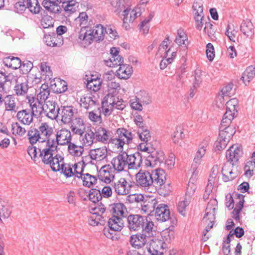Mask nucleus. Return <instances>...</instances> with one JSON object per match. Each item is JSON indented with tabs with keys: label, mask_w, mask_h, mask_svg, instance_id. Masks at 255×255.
Segmentation results:
<instances>
[{
	"label": "nucleus",
	"mask_w": 255,
	"mask_h": 255,
	"mask_svg": "<svg viewBox=\"0 0 255 255\" xmlns=\"http://www.w3.org/2000/svg\"><path fill=\"white\" fill-rule=\"evenodd\" d=\"M153 222L147 223L141 233L132 235L130 238V243L134 248L139 249L147 243L154 235L155 231L153 230Z\"/></svg>",
	"instance_id": "obj_1"
},
{
	"label": "nucleus",
	"mask_w": 255,
	"mask_h": 255,
	"mask_svg": "<svg viewBox=\"0 0 255 255\" xmlns=\"http://www.w3.org/2000/svg\"><path fill=\"white\" fill-rule=\"evenodd\" d=\"M193 8L196 28L198 30H201L203 25H205L206 22L210 20L208 17L204 16L202 0H195L193 4Z\"/></svg>",
	"instance_id": "obj_2"
},
{
	"label": "nucleus",
	"mask_w": 255,
	"mask_h": 255,
	"mask_svg": "<svg viewBox=\"0 0 255 255\" xmlns=\"http://www.w3.org/2000/svg\"><path fill=\"white\" fill-rule=\"evenodd\" d=\"M116 134V137L113 138L111 140V142L116 145L118 148H123L125 144H128L131 143L133 138V134L124 128H118L117 130Z\"/></svg>",
	"instance_id": "obj_3"
},
{
	"label": "nucleus",
	"mask_w": 255,
	"mask_h": 255,
	"mask_svg": "<svg viewBox=\"0 0 255 255\" xmlns=\"http://www.w3.org/2000/svg\"><path fill=\"white\" fill-rule=\"evenodd\" d=\"M57 149L52 143L40 144L38 147L39 158L45 164H50L51 159L57 152Z\"/></svg>",
	"instance_id": "obj_4"
},
{
	"label": "nucleus",
	"mask_w": 255,
	"mask_h": 255,
	"mask_svg": "<svg viewBox=\"0 0 255 255\" xmlns=\"http://www.w3.org/2000/svg\"><path fill=\"white\" fill-rule=\"evenodd\" d=\"M128 227L130 231H138L143 228L147 223L152 222L139 215H130L127 218Z\"/></svg>",
	"instance_id": "obj_5"
},
{
	"label": "nucleus",
	"mask_w": 255,
	"mask_h": 255,
	"mask_svg": "<svg viewBox=\"0 0 255 255\" xmlns=\"http://www.w3.org/2000/svg\"><path fill=\"white\" fill-rule=\"evenodd\" d=\"M151 173L140 169L135 175L136 185L144 190H148L153 185Z\"/></svg>",
	"instance_id": "obj_6"
},
{
	"label": "nucleus",
	"mask_w": 255,
	"mask_h": 255,
	"mask_svg": "<svg viewBox=\"0 0 255 255\" xmlns=\"http://www.w3.org/2000/svg\"><path fill=\"white\" fill-rule=\"evenodd\" d=\"M127 170L137 169L142 163V157L140 153L136 152L133 154H128L127 152H122Z\"/></svg>",
	"instance_id": "obj_7"
},
{
	"label": "nucleus",
	"mask_w": 255,
	"mask_h": 255,
	"mask_svg": "<svg viewBox=\"0 0 255 255\" xmlns=\"http://www.w3.org/2000/svg\"><path fill=\"white\" fill-rule=\"evenodd\" d=\"M111 185L115 193L119 195L128 194L132 186L131 182L123 177L113 181Z\"/></svg>",
	"instance_id": "obj_8"
},
{
	"label": "nucleus",
	"mask_w": 255,
	"mask_h": 255,
	"mask_svg": "<svg viewBox=\"0 0 255 255\" xmlns=\"http://www.w3.org/2000/svg\"><path fill=\"white\" fill-rule=\"evenodd\" d=\"M42 144H51L54 136V129L47 123H42L38 128Z\"/></svg>",
	"instance_id": "obj_9"
},
{
	"label": "nucleus",
	"mask_w": 255,
	"mask_h": 255,
	"mask_svg": "<svg viewBox=\"0 0 255 255\" xmlns=\"http://www.w3.org/2000/svg\"><path fill=\"white\" fill-rule=\"evenodd\" d=\"M71 140L70 131L66 128H62L57 131L51 143L57 148L58 145L69 144L71 142Z\"/></svg>",
	"instance_id": "obj_10"
},
{
	"label": "nucleus",
	"mask_w": 255,
	"mask_h": 255,
	"mask_svg": "<svg viewBox=\"0 0 255 255\" xmlns=\"http://www.w3.org/2000/svg\"><path fill=\"white\" fill-rule=\"evenodd\" d=\"M77 110L72 106H61L60 108L58 117L65 124L70 123L76 117Z\"/></svg>",
	"instance_id": "obj_11"
},
{
	"label": "nucleus",
	"mask_w": 255,
	"mask_h": 255,
	"mask_svg": "<svg viewBox=\"0 0 255 255\" xmlns=\"http://www.w3.org/2000/svg\"><path fill=\"white\" fill-rule=\"evenodd\" d=\"M243 155V149L241 145L234 144L231 145L226 151V158L228 162L234 165Z\"/></svg>",
	"instance_id": "obj_12"
},
{
	"label": "nucleus",
	"mask_w": 255,
	"mask_h": 255,
	"mask_svg": "<svg viewBox=\"0 0 255 255\" xmlns=\"http://www.w3.org/2000/svg\"><path fill=\"white\" fill-rule=\"evenodd\" d=\"M43 115L51 120H56L58 117L60 108L57 103L53 101H47L44 104Z\"/></svg>",
	"instance_id": "obj_13"
},
{
	"label": "nucleus",
	"mask_w": 255,
	"mask_h": 255,
	"mask_svg": "<svg viewBox=\"0 0 255 255\" xmlns=\"http://www.w3.org/2000/svg\"><path fill=\"white\" fill-rule=\"evenodd\" d=\"M102 105L113 106L115 109L123 110L126 107L124 101L116 97L114 94L108 93L103 99Z\"/></svg>",
	"instance_id": "obj_14"
},
{
	"label": "nucleus",
	"mask_w": 255,
	"mask_h": 255,
	"mask_svg": "<svg viewBox=\"0 0 255 255\" xmlns=\"http://www.w3.org/2000/svg\"><path fill=\"white\" fill-rule=\"evenodd\" d=\"M217 206L218 202L216 199L210 200L205 210V214L203 219L204 221L206 222L209 221L211 223H214Z\"/></svg>",
	"instance_id": "obj_15"
},
{
	"label": "nucleus",
	"mask_w": 255,
	"mask_h": 255,
	"mask_svg": "<svg viewBox=\"0 0 255 255\" xmlns=\"http://www.w3.org/2000/svg\"><path fill=\"white\" fill-rule=\"evenodd\" d=\"M150 240L146 247L147 252L151 255H162L163 249L161 241L156 239L154 235Z\"/></svg>",
	"instance_id": "obj_16"
},
{
	"label": "nucleus",
	"mask_w": 255,
	"mask_h": 255,
	"mask_svg": "<svg viewBox=\"0 0 255 255\" xmlns=\"http://www.w3.org/2000/svg\"><path fill=\"white\" fill-rule=\"evenodd\" d=\"M164 159V153L162 151H154L150 152L146 157L145 165L153 167L163 162Z\"/></svg>",
	"instance_id": "obj_17"
},
{
	"label": "nucleus",
	"mask_w": 255,
	"mask_h": 255,
	"mask_svg": "<svg viewBox=\"0 0 255 255\" xmlns=\"http://www.w3.org/2000/svg\"><path fill=\"white\" fill-rule=\"evenodd\" d=\"M94 134L96 140L104 144L109 143L113 139L111 131L101 127L95 128Z\"/></svg>",
	"instance_id": "obj_18"
},
{
	"label": "nucleus",
	"mask_w": 255,
	"mask_h": 255,
	"mask_svg": "<svg viewBox=\"0 0 255 255\" xmlns=\"http://www.w3.org/2000/svg\"><path fill=\"white\" fill-rule=\"evenodd\" d=\"M61 8V11L60 13L65 17H68L74 13L78 12L79 10V2L74 0L66 4H62Z\"/></svg>",
	"instance_id": "obj_19"
},
{
	"label": "nucleus",
	"mask_w": 255,
	"mask_h": 255,
	"mask_svg": "<svg viewBox=\"0 0 255 255\" xmlns=\"http://www.w3.org/2000/svg\"><path fill=\"white\" fill-rule=\"evenodd\" d=\"M156 219L159 221L165 222L170 218V211L168 207L164 204L157 205L154 211Z\"/></svg>",
	"instance_id": "obj_20"
},
{
	"label": "nucleus",
	"mask_w": 255,
	"mask_h": 255,
	"mask_svg": "<svg viewBox=\"0 0 255 255\" xmlns=\"http://www.w3.org/2000/svg\"><path fill=\"white\" fill-rule=\"evenodd\" d=\"M94 37L89 27H87L84 29H81L79 33L78 41L84 47H86L90 45L93 41H95Z\"/></svg>",
	"instance_id": "obj_21"
},
{
	"label": "nucleus",
	"mask_w": 255,
	"mask_h": 255,
	"mask_svg": "<svg viewBox=\"0 0 255 255\" xmlns=\"http://www.w3.org/2000/svg\"><path fill=\"white\" fill-rule=\"evenodd\" d=\"M16 79L12 74L6 75L0 72V92L6 93L9 91L11 83Z\"/></svg>",
	"instance_id": "obj_22"
},
{
	"label": "nucleus",
	"mask_w": 255,
	"mask_h": 255,
	"mask_svg": "<svg viewBox=\"0 0 255 255\" xmlns=\"http://www.w3.org/2000/svg\"><path fill=\"white\" fill-rule=\"evenodd\" d=\"M238 102L236 98L229 100L226 104V112L224 113V119L226 121L224 123H227V120L230 122L233 119L235 112H237L236 107Z\"/></svg>",
	"instance_id": "obj_23"
},
{
	"label": "nucleus",
	"mask_w": 255,
	"mask_h": 255,
	"mask_svg": "<svg viewBox=\"0 0 255 255\" xmlns=\"http://www.w3.org/2000/svg\"><path fill=\"white\" fill-rule=\"evenodd\" d=\"M107 149L106 146H102L91 149L89 151V156L96 162L104 160L107 157Z\"/></svg>",
	"instance_id": "obj_24"
},
{
	"label": "nucleus",
	"mask_w": 255,
	"mask_h": 255,
	"mask_svg": "<svg viewBox=\"0 0 255 255\" xmlns=\"http://www.w3.org/2000/svg\"><path fill=\"white\" fill-rule=\"evenodd\" d=\"M71 131L75 134L82 135L85 132L86 127L83 120L79 117H76L70 123Z\"/></svg>",
	"instance_id": "obj_25"
},
{
	"label": "nucleus",
	"mask_w": 255,
	"mask_h": 255,
	"mask_svg": "<svg viewBox=\"0 0 255 255\" xmlns=\"http://www.w3.org/2000/svg\"><path fill=\"white\" fill-rule=\"evenodd\" d=\"M28 103L31 109V112L33 116L38 117L41 115H43L44 104L42 105V102L32 97L28 99Z\"/></svg>",
	"instance_id": "obj_26"
},
{
	"label": "nucleus",
	"mask_w": 255,
	"mask_h": 255,
	"mask_svg": "<svg viewBox=\"0 0 255 255\" xmlns=\"http://www.w3.org/2000/svg\"><path fill=\"white\" fill-rule=\"evenodd\" d=\"M151 173L152 176V179L153 180V186H160L164 184L166 180V174L163 169H156L152 170Z\"/></svg>",
	"instance_id": "obj_27"
},
{
	"label": "nucleus",
	"mask_w": 255,
	"mask_h": 255,
	"mask_svg": "<svg viewBox=\"0 0 255 255\" xmlns=\"http://www.w3.org/2000/svg\"><path fill=\"white\" fill-rule=\"evenodd\" d=\"M99 179L105 183H110L114 178V174L110 165L103 166L99 171Z\"/></svg>",
	"instance_id": "obj_28"
},
{
	"label": "nucleus",
	"mask_w": 255,
	"mask_h": 255,
	"mask_svg": "<svg viewBox=\"0 0 255 255\" xmlns=\"http://www.w3.org/2000/svg\"><path fill=\"white\" fill-rule=\"evenodd\" d=\"M33 115L29 110H22L17 113L16 117L17 120L21 124L25 125H30L33 122Z\"/></svg>",
	"instance_id": "obj_29"
},
{
	"label": "nucleus",
	"mask_w": 255,
	"mask_h": 255,
	"mask_svg": "<svg viewBox=\"0 0 255 255\" xmlns=\"http://www.w3.org/2000/svg\"><path fill=\"white\" fill-rule=\"evenodd\" d=\"M208 145L207 141H205L199 147V149L196 153L195 157L193 160L192 164V168L193 170V174L195 173L198 166L201 163V160L203 156L204 155L206 152V148Z\"/></svg>",
	"instance_id": "obj_30"
},
{
	"label": "nucleus",
	"mask_w": 255,
	"mask_h": 255,
	"mask_svg": "<svg viewBox=\"0 0 255 255\" xmlns=\"http://www.w3.org/2000/svg\"><path fill=\"white\" fill-rule=\"evenodd\" d=\"M3 64L13 69L18 68L22 69L25 67V64H21V61L18 57L9 56L5 57L3 59Z\"/></svg>",
	"instance_id": "obj_31"
},
{
	"label": "nucleus",
	"mask_w": 255,
	"mask_h": 255,
	"mask_svg": "<svg viewBox=\"0 0 255 255\" xmlns=\"http://www.w3.org/2000/svg\"><path fill=\"white\" fill-rule=\"evenodd\" d=\"M5 111L16 113L18 107L17 106L16 99L12 95H7L3 99Z\"/></svg>",
	"instance_id": "obj_32"
},
{
	"label": "nucleus",
	"mask_w": 255,
	"mask_h": 255,
	"mask_svg": "<svg viewBox=\"0 0 255 255\" xmlns=\"http://www.w3.org/2000/svg\"><path fill=\"white\" fill-rule=\"evenodd\" d=\"M240 30L247 37L253 38L255 34L254 26L251 20H244L241 24Z\"/></svg>",
	"instance_id": "obj_33"
},
{
	"label": "nucleus",
	"mask_w": 255,
	"mask_h": 255,
	"mask_svg": "<svg viewBox=\"0 0 255 255\" xmlns=\"http://www.w3.org/2000/svg\"><path fill=\"white\" fill-rule=\"evenodd\" d=\"M108 227L114 232L120 231L124 227V222L122 218L113 215L109 219Z\"/></svg>",
	"instance_id": "obj_34"
},
{
	"label": "nucleus",
	"mask_w": 255,
	"mask_h": 255,
	"mask_svg": "<svg viewBox=\"0 0 255 255\" xmlns=\"http://www.w3.org/2000/svg\"><path fill=\"white\" fill-rule=\"evenodd\" d=\"M157 205V202L155 199H145L141 204V209L143 213L150 214L154 212Z\"/></svg>",
	"instance_id": "obj_35"
},
{
	"label": "nucleus",
	"mask_w": 255,
	"mask_h": 255,
	"mask_svg": "<svg viewBox=\"0 0 255 255\" xmlns=\"http://www.w3.org/2000/svg\"><path fill=\"white\" fill-rule=\"evenodd\" d=\"M89 29L94 36L93 38L95 42H99L104 40L105 36V28L101 24H98L92 27H89Z\"/></svg>",
	"instance_id": "obj_36"
},
{
	"label": "nucleus",
	"mask_w": 255,
	"mask_h": 255,
	"mask_svg": "<svg viewBox=\"0 0 255 255\" xmlns=\"http://www.w3.org/2000/svg\"><path fill=\"white\" fill-rule=\"evenodd\" d=\"M111 163L114 169L118 172L128 170L122 152L112 159Z\"/></svg>",
	"instance_id": "obj_37"
},
{
	"label": "nucleus",
	"mask_w": 255,
	"mask_h": 255,
	"mask_svg": "<svg viewBox=\"0 0 255 255\" xmlns=\"http://www.w3.org/2000/svg\"><path fill=\"white\" fill-rule=\"evenodd\" d=\"M110 210L118 217H124L127 216V209L125 205L122 203H114L110 206Z\"/></svg>",
	"instance_id": "obj_38"
},
{
	"label": "nucleus",
	"mask_w": 255,
	"mask_h": 255,
	"mask_svg": "<svg viewBox=\"0 0 255 255\" xmlns=\"http://www.w3.org/2000/svg\"><path fill=\"white\" fill-rule=\"evenodd\" d=\"M175 42L179 46L187 47L189 42L186 32L182 28L178 29L177 35L174 40Z\"/></svg>",
	"instance_id": "obj_39"
},
{
	"label": "nucleus",
	"mask_w": 255,
	"mask_h": 255,
	"mask_svg": "<svg viewBox=\"0 0 255 255\" xmlns=\"http://www.w3.org/2000/svg\"><path fill=\"white\" fill-rule=\"evenodd\" d=\"M11 213V210L9 204L0 198V221H2V218H8Z\"/></svg>",
	"instance_id": "obj_40"
},
{
	"label": "nucleus",
	"mask_w": 255,
	"mask_h": 255,
	"mask_svg": "<svg viewBox=\"0 0 255 255\" xmlns=\"http://www.w3.org/2000/svg\"><path fill=\"white\" fill-rule=\"evenodd\" d=\"M51 163L48 164L51 167V169L54 171H59L61 170V168L64 164V158L59 154L55 153L51 159Z\"/></svg>",
	"instance_id": "obj_41"
},
{
	"label": "nucleus",
	"mask_w": 255,
	"mask_h": 255,
	"mask_svg": "<svg viewBox=\"0 0 255 255\" xmlns=\"http://www.w3.org/2000/svg\"><path fill=\"white\" fill-rule=\"evenodd\" d=\"M27 137L29 142L32 145L36 143L37 141L42 144V140L38 128H31L28 131Z\"/></svg>",
	"instance_id": "obj_42"
},
{
	"label": "nucleus",
	"mask_w": 255,
	"mask_h": 255,
	"mask_svg": "<svg viewBox=\"0 0 255 255\" xmlns=\"http://www.w3.org/2000/svg\"><path fill=\"white\" fill-rule=\"evenodd\" d=\"M238 198L240 201L236 205V207L234 208L232 212V217L234 218L236 221H239L240 214L241 211L242 210L244 204V196L243 194H239L238 195Z\"/></svg>",
	"instance_id": "obj_43"
},
{
	"label": "nucleus",
	"mask_w": 255,
	"mask_h": 255,
	"mask_svg": "<svg viewBox=\"0 0 255 255\" xmlns=\"http://www.w3.org/2000/svg\"><path fill=\"white\" fill-rule=\"evenodd\" d=\"M132 68L129 65L122 64L117 71V75L120 79L128 78L132 73Z\"/></svg>",
	"instance_id": "obj_44"
},
{
	"label": "nucleus",
	"mask_w": 255,
	"mask_h": 255,
	"mask_svg": "<svg viewBox=\"0 0 255 255\" xmlns=\"http://www.w3.org/2000/svg\"><path fill=\"white\" fill-rule=\"evenodd\" d=\"M96 104V101L93 99L91 94H86L82 96L80 100L81 107L88 110L92 108Z\"/></svg>",
	"instance_id": "obj_45"
},
{
	"label": "nucleus",
	"mask_w": 255,
	"mask_h": 255,
	"mask_svg": "<svg viewBox=\"0 0 255 255\" xmlns=\"http://www.w3.org/2000/svg\"><path fill=\"white\" fill-rule=\"evenodd\" d=\"M255 76V67L250 66L243 73L241 79L247 85Z\"/></svg>",
	"instance_id": "obj_46"
},
{
	"label": "nucleus",
	"mask_w": 255,
	"mask_h": 255,
	"mask_svg": "<svg viewBox=\"0 0 255 255\" xmlns=\"http://www.w3.org/2000/svg\"><path fill=\"white\" fill-rule=\"evenodd\" d=\"M16 78L14 81H16L17 84L14 87V91L15 93L17 95H23L26 93L28 91V87L26 82L19 83V81H21L22 77L17 78L15 76Z\"/></svg>",
	"instance_id": "obj_47"
},
{
	"label": "nucleus",
	"mask_w": 255,
	"mask_h": 255,
	"mask_svg": "<svg viewBox=\"0 0 255 255\" xmlns=\"http://www.w3.org/2000/svg\"><path fill=\"white\" fill-rule=\"evenodd\" d=\"M39 90V93L37 94L36 100H38L41 102H44L45 103L46 102V100L48 99L50 94V90L48 88V84H42Z\"/></svg>",
	"instance_id": "obj_48"
},
{
	"label": "nucleus",
	"mask_w": 255,
	"mask_h": 255,
	"mask_svg": "<svg viewBox=\"0 0 255 255\" xmlns=\"http://www.w3.org/2000/svg\"><path fill=\"white\" fill-rule=\"evenodd\" d=\"M95 138L94 132L90 130L86 132L84 136L81 135L80 140L84 146H88L93 143Z\"/></svg>",
	"instance_id": "obj_49"
},
{
	"label": "nucleus",
	"mask_w": 255,
	"mask_h": 255,
	"mask_svg": "<svg viewBox=\"0 0 255 255\" xmlns=\"http://www.w3.org/2000/svg\"><path fill=\"white\" fill-rule=\"evenodd\" d=\"M68 150L71 155L79 157L83 153L84 148L82 146L78 145L74 143L70 142L68 144Z\"/></svg>",
	"instance_id": "obj_50"
},
{
	"label": "nucleus",
	"mask_w": 255,
	"mask_h": 255,
	"mask_svg": "<svg viewBox=\"0 0 255 255\" xmlns=\"http://www.w3.org/2000/svg\"><path fill=\"white\" fill-rule=\"evenodd\" d=\"M81 178L83 180V184L85 186L91 187L97 183V179L95 176L92 175L89 173L84 174Z\"/></svg>",
	"instance_id": "obj_51"
},
{
	"label": "nucleus",
	"mask_w": 255,
	"mask_h": 255,
	"mask_svg": "<svg viewBox=\"0 0 255 255\" xmlns=\"http://www.w3.org/2000/svg\"><path fill=\"white\" fill-rule=\"evenodd\" d=\"M101 86V81L99 78H91L88 80L86 84L87 88L91 91L97 92L100 90Z\"/></svg>",
	"instance_id": "obj_52"
},
{
	"label": "nucleus",
	"mask_w": 255,
	"mask_h": 255,
	"mask_svg": "<svg viewBox=\"0 0 255 255\" xmlns=\"http://www.w3.org/2000/svg\"><path fill=\"white\" fill-rule=\"evenodd\" d=\"M191 202L189 197L184 198V200L180 201L177 204V210L179 213L183 216L186 215L187 208Z\"/></svg>",
	"instance_id": "obj_53"
},
{
	"label": "nucleus",
	"mask_w": 255,
	"mask_h": 255,
	"mask_svg": "<svg viewBox=\"0 0 255 255\" xmlns=\"http://www.w3.org/2000/svg\"><path fill=\"white\" fill-rule=\"evenodd\" d=\"M225 34L230 41L235 42L237 31L233 24L230 23L228 24Z\"/></svg>",
	"instance_id": "obj_54"
},
{
	"label": "nucleus",
	"mask_w": 255,
	"mask_h": 255,
	"mask_svg": "<svg viewBox=\"0 0 255 255\" xmlns=\"http://www.w3.org/2000/svg\"><path fill=\"white\" fill-rule=\"evenodd\" d=\"M26 3L27 8L31 12L34 14L39 12L41 6L38 0H26Z\"/></svg>",
	"instance_id": "obj_55"
},
{
	"label": "nucleus",
	"mask_w": 255,
	"mask_h": 255,
	"mask_svg": "<svg viewBox=\"0 0 255 255\" xmlns=\"http://www.w3.org/2000/svg\"><path fill=\"white\" fill-rule=\"evenodd\" d=\"M124 59L121 56L115 55V57H111L108 60L105 61V63L108 66L114 67L123 64Z\"/></svg>",
	"instance_id": "obj_56"
},
{
	"label": "nucleus",
	"mask_w": 255,
	"mask_h": 255,
	"mask_svg": "<svg viewBox=\"0 0 255 255\" xmlns=\"http://www.w3.org/2000/svg\"><path fill=\"white\" fill-rule=\"evenodd\" d=\"M137 135L141 141L145 142H147L151 138L150 132L146 126L139 128L137 131Z\"/></svg>",
	"instance_id": "obj_57"
},
{
	"label": "nucleus",
	"mask_w": 255,
	"mask_h": 255,
	"mask_svg": "<svg viewBox=\"0 0 255 255\" xmlns=\"http://www.w3.org/2000/svg\"><path fill=\"white\" fill-rule=\"evenodd\" d=\"M105 220L104 216L100 215H92L88 219L89 224L93 226H98V225H104Z\"/></svg>",
	"instance_id": "obj_58"
},
{
	"label": "nucleus",
	"mask_w": 255,
	"mask_h": 255,
	"mask_svg": "<svg viewBox=\"0 0 255 255\" xmlns=\"http://www.w3.org/2000/svg\"><path fill=\"white\" fill-rule=\"evenodd\" d=\"M195 180L192 177L188 182L185 197H189L191 200V197L195 192L197 186L195 184Z\"/></svg>",
	"instance_id": "obj_59"
},
{
	"label": "nucleus",
	"mask_w": 255,
	"mask_h": 255,
	"mask_svg": "<svg viewBox=\"0 0 255 255\" xmlns=\"http://www.w3.org/2000/svg\"><path fill=\"white\" fill-rule=\"evenodd\" d=\"M223 123V118L222 119L221 121L220 126L219 127V133L218 138L215 141L214 145V148L215 151H221L222 149V141H223V136H222V132L223 131V129H222V125Z\"/></svg>",
	"instance_id": "obj_60"
},
{
	"label": "nucleus",
	"mask_w": 255,
	"mask_h": 255,
	"mask_svg": "<svg viewBox=\"0 0 255 255\" xmlns=\"http://www.w3.org/2000/svg\"><path fill=\"white\" fill-rule=\"evenodd\" d=\"M88 196L89 200L93 203L98 202L102 199L100 191L96 189H92L90 190Z\"/></svg>",
	"instance_id": "obj_61"
},
{
	"label": "nucleus",
	"mask_w": 255,
	"mask_h": 255,
	"mask_svg": "<svg viewBox=\"0 0 255 255\" xmlns=\"http://www.w3.org/2000/svg\"><path fill=\"white\" fill-rule=\"evenodd\" d=\"M107 85L108 93L117 94L121 89L120 83L116 80L109 81Z\"/></svg>",
	"instance_id": "obj_62"
},
{
	"label": "nucleus",
	"mask_w": 255,
	"mask_h": 255,
	"mask_svg": "<svg viewBox=\"0 0 255 255\" xmlns=\"http://www.w3.org/2000/svg\"><path fill=\"white\" fill-rule=\"evenodd\" d=\"M62 173L67 178L74 176L72 164L64 163L61 168Z\"/></svg>",
	"instance_id": "obj_63"
},
{
	"label": "nucleus",
	"mask_w": 255,
	"mask_h": 255,
	"mask_svg": "<svg viewBox=\"0 0 255 255\" xmlns=\"http://www.w3.org/2000/svg\"><path fill=\"white\" fill-rule=\"evenodd\" d=\"M85 165L82 162H78L73 165L74 176L77 178H81L83 174Z\"/></svg>",
	"instance_id": "obj_64"
}]
</instances>
